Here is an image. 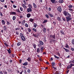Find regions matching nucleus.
I'll list each match as a JSON object with an SVG mask.
<instances>
[{"mask_svg": "<svg viewBox=\"0 0 74 74\" xmlns=\"http://www.w3.org/2000/svg\"><path fill=\"white\" fill-rule=\"evenodd\" d=\"M66 22H69L71 20V15L69 13H68L66 17Z\"/></svg>", "mask_w": 74, "mask_h": 74, "instance_id": "1", "label": "nucleus"}, {"mask_svg": "<svg viewBox=\"0 0 74 74\" xmlns=\"http://www.w3.org/2000/svg\"><path fill=\"white\" fill-rule=\"evenodd\" d=\"M69 13V12L66 10H64L63 11V14L65 16H66Z\"/></svg>", "mask_w": 74, "mask_h": 74, "instance_id": "2", "label": "nucleus"}, {"mask_svg": "<svg viewBox=\"0 0 74 74\" xmlns=\"http://www.w3.org/2000/svg\"><path fill=\"white\" fill-rule=\"evenodd\" d=\"M56 37V36L55 35H52L51 34L50 35V37L51 38H53V39H55V37Z\"/></svg>", "mask_w": 74, "mask_h": 74, "instance_id": "3", "label": "nucleus"}, {"mask_svg": "<svg viewBox=\"0 0 74 74\" xmlns=\"http://www.w3.org/2000/svg\"><path fill=\"white\" fill-rule=\"evenodd\" d=\"M21 38L23 41H26V38H25V37L24 36H23L21 37Z\"/></svg>", "mask_w": 74, "mask_h": 74, "instance_id": "4", "label": "nucleus"}, {"mask_svg": "<svg viewBox=\"0 0 74 74\" xmlns=\"http://www.w3.org/2000/svg\"><path fill=\"white\" fill-rule=\"evenodd\" d=\"M33 36H34L35 37H37V38H38V37L39 36V34L38 33L36 34H35L34 33L33 34Z\"/></svg>", "mask_w": 74, "mask_h": 74, "instance_id": "5", "label": "nucleus"}, {"mask_svg": "<svg viewBox=\"0 0 74 74\" xmlns=\"http://www.w3.org/2000/svg\"><path fill=\"white\" fill-rule=\"evenodd\" d=\"M12 14L15 15H16V13L15 12H10V15H11Z\"/></svg>", "mask_w": 74, "mask_h": 74, "instance_id": "6", "label": "nucleus"}, {"mask_svg": "<svg viewBox=\"0 0 74 74\" xmlns=\"http://www.w3.org/2000/svg\"><path fill=\"white\" fill-rule=\"evenodd\" d=\"M27 11L28 12H30L32 11V9L30 8H28L27 9Z\"/></svg>", "mask_w": 74, "mask_h": 74, "instance_id": "7", "label": "nucleus"}, {"mask_svg": "<svg viewBox=\"0 0 74 74\" xmlns=\"http://www.w3.org/2000/svg\"><path fill=\"white\" fill-rule=\"evenodd\" d=\"M28 6L29 8H31L32 9V8H33V6H32V5L30 4H29L28 5Z\"/></svg>", "mask_w": 74, "mask_h": 74, "instance_id": "8", "label": "nucleus"}, {"mask_svg": "<svg viewBox=\"0 0 74 74\" xmlns=\"http://www.w3.org/2000/svg\"><path fill=\"white\" fill-rule=\"evenodd\" d=\"M33 6L34 8H37V5L35 3H33Z\"/></svg>", "mask_w": 74, "mask_h": 74, "instance_id": "9", "label": "nucleus"}, {"mask_svg": "<svg viewBox=\"0 0 74 74\" xmlns=\"http://www.w3.org/2000/svg\"><path fill=\"white\" fill-rule=\"evenodd\" d=\"M39 43L41 45H44V42L42 41H39Z\"/></svg>", "mask_w": 74, "mask_h": 74, "instance_id": "10", "label": "nucleus"}, {"mask_svg": "<svg viewBox=\"0 0 74 74\" xmlns=\"http://www.w3.org/2000/svg\"><path fill=\"white\" fill-rule=\"evenodd\" d=\"M7 51H8V53L9 54H10L11 53V49H10V48H9L8 50V49H6Z\"/></svg>", "mask_w": 74, "mask_h": 74, "instance_id": "11", "label": "nucleus"}, {"mask_svg": "<svg viewBox=\"0 0 74 74\" xmlns=\"http://www.w3.org/2000/svg\"><path fill=\"white\" fill-rule=\"evenodd\" d=\"M63 49L65 50L66 52H69L70 51L67 49L65 48L64 47L63 48Z\"/></svg>", "mask_w": 74, "mask_h": 74, "instance_id": "12", "label": "nucleus"}, {"mask_svg": "<svg viewBox=\"0 0 74 74\" xmlns=\"http://www.w3.org/2000/svg\"><path fill=\"white\" fill-rule=\"evenodd\" d=\"M28 63L27 62H25L23 64V66H27L28 65Z\"/></svg>", "mask_w": 74, "mask_h": 74, "instance_id": "13", "label": "nucleus"}, {"mask_svg": "<svg viewBox=\"0 0 74 74\" xmlns=\"http://www.w3.org/2000/svg\"><path fill=\"white\" fill-rule=\"evenodd\" d=\"M58 11L59 12H61L62 11V10L61 9V8L60 7H59L58 8Z\"/></svg>", "mask_w": 74, "mask_h": 74, "instance_id": "14", "label": "nucleus"}, {"mask_svg": "<svg viewBox=\"0 0 74 74\" xmlns=\"http://www.w3.org/2000/svg\"><path fill=\"white\" fill-rule=\"evenodd\" d=\"M27 60H28L29 62H31V57H29L27 59Z\"/></svg>", "mask_w": 74, "mask_h": 74, "instance_id": "15", "label": "nucleus"}, {"mask_svg": "<svg viewBox=\"0 0 74 74\" xmlns=\"http://www.w3.org/2000/svg\"><path fill=\"white\" fill-rule=\"evenodd\" d=\"M31 16V14L30 13H28L27 15V18H30Z\"/></svg>", "mask_w": 74, "mask_h": 74, "instance_id": "16", "label": "nucleus"}, {"mask_svg": "<svg viewBox=\"0 0 74 74\" xmlns=\"http://www.w3.org/2000/svg\"><path fill=\"white\" fill-rule=\"evenodd\" d=\"M25 22H26V21L25 20H24L22 22V25H23V26L25 25Z\"/></svg>", "mask_w": 74, "mask_h": 74, "instance_id": "17", "label": "nucleus"}, {"mask_svg": "<svg viewBox=\"0 0 74 74\" xmlns=\"http://www.w3.org/2000/svg\"><path fill=\"white\" fill-rule=\"evenodd\" d=\"M51 1V2L53 4H55V3H56V1H55V0H50Z\"/></svg>", "mask_w": 74, "mask_h": 74, "instance_id": "18", "label": "nucleus"}, {"mask_svg": "<svg viewBox=\"0 0 74 74\" xmlns=\"http://www.w3.org/2000/svg\"><path fill=\"white\" fill-rule=\"evenodd\" d=\"M2 23L3 25H5V21H4V20H2Z\"/></svg>", "mask_w": 74, "mask_h": 74, "instance_id": "19", "label": "nucleus"}, {"mask_svg": "<svg viewBox=\"0 0 74 74\" xmlns=\"http://www.w3.org/2000/svg\"><path fill=\"white\" fill-rule=\"evenodd\" d=\"M71 66L70 65H69L67 66L66 68V69L67 70H69V69H71Z\"/></svg>", "mask_w": 74, "mask_h": 74, "instance_id": "20", "label": "nucleus"}, {"mask_svg": "<svg viewBox=\"0 0 74 74\" xmlns=\"http://www.w3.org/2000/svg\"><path fill=\"white\" fill-rule=\"evenodd\" d=\"M16 11L17 12H18V13H20V14H21L22 13V12L19 10V9H17L16 10Z\"/></svg>", "mask_w": 74, "mask_h": 74, "instance_id": "21", "label": "nucleus"}, {"mask_svg": "<svg viewBox=\"0 0 74 74\" xmlns=\"http://www.w3.org/2000/svg\"><path fill=\"white\" fill-rule=\"evenodd\" d=\"M60 33H61V34H62L63 35H64V32L63 30H61L60 31Z\"/></svg>", "mask_w": 74, "mask_h": 74, "instance_id": "22", "label": "nucleus"}, {"mask_svg": "<svg viewBox=\"0 0 74 74\" xmlns=\"http://www.w3.org/2000/svg\"><path fill=\"white\" fill-rule=\"evenodd\" d=\"M37 52L38 53H39L40 52V48H37Z\"/></svg>", "mask_w": 74, "mask_h": 74, "instance_id": "23", "label": "nucleus"}, {"mask_svg": "<svg viewBox=\"0 0 74 74\" xmlns=\"http://www.w3.org/2000/svg\"><path fill=\"white\" fill-rule=\"evenodd\" d=\"M65 47L66 48H69L70 47H69V45L67 44H66L65 46Z\"/></svg>", "mask_w": 74, "mask_h": 74, "instance_id": "24", "label": "nucleus"}, {"mask_svg": "<svg viewBox=\"0 0 74 74\" xmlns=\"http://www.w3.org/2000/svg\"><path fill=\"white\" fill-rule=\"evenodd\" d=\"M3 30H4V31L5 32V31H6L7 30V27L5 26H4L3 27Z\"/></svg>", "mask_w": 74, "mask_h": 74, "instance_id": "25", "label": "nucleus"}, {"mask_svg": "<svg viewBox=\"0 0 74 74\" xmlns=\"http://www.w3.org/2000/svg\"><path fill=\"white\" fill-rule=\"evenodd\" d=\"M52 67H54V66H55V62H52Z\"/></svg>", "mask_w": 74, "mask_h": 74, "instance_id": "26", "label": "nucleus"}, {"mask_svg": "<svg viewBox=\"0 0 74 74\" xmlns=\"http://www.w3.org/2000/svg\"><path fill=\"white\" fill-rule=\"evenodd\" d=\"M57 19L59 21H61V18L60 17L58 16L57 17Z\"/></svg>", "mask_w": 74, "mask_h": 74, "instance_id": "27", "label": "nucleus"}, {"mask_svg": "<svg viewBox=\"0 0 74 74\" xmlns=\"http://www.w3.org/2000/svg\"><path fill=\"white\" fill-rule=\"evenodd\" d=\"M29 21L31 22H33V21H34V19H32V18H31L29 19Z\"/></svg>", "mask_w": 74, "mask_h": 74, "instance_id": "28", "label": "nucleus"}, {"mask_svg": "<svg viewBox=\"0 0 74 74\" xmlns=\"http://www.w3.org/2000/svg\"><path fill=\"white\" fill-rule=\"evenodd\" d=\"M21 45V42H19L17 44V46H20Z\"/></svg>", "mask_w": 74, "mask_h": 74, "instance_id": "29", "label": "nucleus"}, {"mask_svg": "<svg viewBox=\"0 0 74 74\" xmlns=\"http://www.w3.org/2000/svg\"><path fill=\"white\" fill-rule=\"evenodd\" d=\"M3 73L4 74H7V72L6 71V70H5L3 71Z\"/></svg>", "mask_w": 74, "mask_h": 74, "instance_id": "30", "label": "nucleus"}, {"mask_svg": "<svg viewBox=\"0 0 74 74\" xmlns=\"http://www.w3.org/2000/svg\"><path fill=\"white\" fill-rule=\"evenodd\" d=\"M27 72L28 73H30V69H28L27 70Z\"/></svg>", "mask_w": 74, "mask_h": 74, "instance_id": "31", "label": "nucleus"}, {"mask_svg": "<svg viewBox=\"0 0 74 74\" xmlns=\"http://www.w3.org/2000/svg\"><path fill=\"white\" fill-rule=\"evenodd\" d=\"M59 2L60 3H63V0H60Z\"/></svg>", "mask_w": 74, "mask_h": 74, "instance_id": "32", "label": "nucleus"}, {"mask_svg": "<svg viewBox=\"0 0 74 74\" xmlns=\"http://www.w3.org/2000/svg\"><path fill=\"white\" fill-rule=\"evenodd\" d=\"M44 50V49L43 47H42L40 49V51H43Z\"/></svg>", "mask_w": 74, "mask_h": 74, "instance_id": "33", "label": "nucleus"}, {"mask_svg": "<svg viewBox=\"0 0 74 74\" xmlns=\"http://www.w3.org/2000/svg\"><path fill=\"white\" fill-rule=\"evenodd\" d=\"M43 32H44V33H46V32H47V30L46 29V28H44Z\"/></svg>", "mask_w": 74, "mask_h": 74, "instance_id": "34", "label": "nucleus"}, {"mask_svg": "<svg viewBox=\"0 0 74 74\" xmlns=\"http://www.w3.org/2000/svg\"><path fill=\"white\" fill-rule=\"evenodd\" d=\"M48 22V20H44V21L43 22V23H46V22Z\"/></svg>", "mask_w": 74, "mask_h": 74, "instance_id": "35", "label": "nucleus"}, {"mask_svg": "<svg viewBox=\"0 0 74 74\" xmlns=\"http://www.w3.org/2000/svg\"><path fill=\"white\" fill-rule=\"evenodd\" d=\"M32 30L34 32H37V29H36L35 28H33Z\"/></svg>", "mask_w": 74, "mask_h": 74, "instance_id": "36", "label": "nucleus"}, {"mask_svg": "<svg viewBox=\"0 0 74 74\" xmlns=\"http://www.w3.org/2000/svg\"><path fill=\"white\" fill-rule=\"evenodd\" d=\"M54 56L55 58L56 59H59V57L57 56H56L55 55H54Z\"/></svg>", "mask_w": 74, "mask_h": 74, "instance_id": "37", "label": "nucleus"}, {"mask_svg": "<svg viewBox=\"0 0 74 74\" xmlns=\"http://www.w3.org/2000/svg\"><path fill=\"white\" fill-rule=\"evenodd\" d=\"M16 19V17H15V16H13V18H12L13 21H15Z\"/></svg>", "mask_w": 74, "mask_h": 74, "instance_id": "38", "label": "nucleus"}, {"mask_svg": "<svg viewBox=\"0 0 74 74\" xmlns=\"http://www.w3.org/2000/svg\"><path fill=\"white\" fill-rule=\"evenodd\" d=\"M71 43L73 45H74V39H73L72 40Z\"/></svg>", "mask_w": 74, "mask_h": 74, "instance_id": "39", "label": "nucleus"}, {"mask_svg": "<svg viewBox=\"0 0 74 74\" xmlns=\"http://www.w3.org/2000/svg\"><path fill=\"white\" fill-rule=\"evenodd\" d=\"M25 26L26 27H29V25H28V24H27V23H25Z\"/></svg>", "mask_w": 74, "mask_h": 74, "instance_id": "40", "label": "nucleus"}, {"mask_svg": "<svg viewBox=\"0 0 74 74\" xmlns=\"http://www.w3.org/2000/svg\"><path fill=\"white\" fill-rule=\"evenodd\" d=\"M53 74H59V71H57L55 73H53Z\"/></svg>", "mask_w": 74, "mask_h": 74, "instance_id": "41", "label": "nucleus"}, {"mask_svg": "<svg viewBox=\"0 0 74 74\" xmlns=\"http://www.w3.org/2000/svg\"><path fill=\"white\" fill-rule=\"evenodd\" d=\"M33 46L34 48H35V49L36 48V45L35 44H33Z\"/></svg>", "mask_w": 74, "mask_h": 74, "instance_id": "42", "label": "nucleus"}, {"mask_svg": "<svg viewBox=\"0 0 74 74\" xmlns=\"http://www.w3.org/2000/svg\"><path fill=\"white\" fill-rule=\"evenodd\" d=\"M27 30L29 33L31 32V31H32L31 29L30 28H27Z\"/></svg>", "mask_w": 74, "mask_h": 74, "instance_id": "43", "label": "nucleus"}, {"mask_svg": "<svg viewBox=\"0 0 74 74\" xmlns=\"http://www.w3.org/2000/svg\"><path fill=\"white\" fill-rule=\"evenodd\" d=\"M57 54H58L59 56H60V53H59V52H57Z\"/></svg>", "mask_w": 74, "mask_h": 74, "instance_id": "44", "label": "nucleus"}, {"mask_svg": "<svg viewBox=\"0 0 74 74\" xmlns=\"http://www.w3.org/2000/svg\"><path fill=\"white\" fill-rule=\"evenodd\" d=\"M43 41L44 42H47V40H46V38H43Z\"/></svg>", "mask_w": 74, "mask_h": 74, "instance_id": "45", "label": "nucleus"}, {"mask_svg": "<svg viewBox=\"0 0 74 74\" xmlns=\"http://www.w3.org/2000/svg\"><path fill=\"white\" fill-rule=\"evenodd\" d=\"M70 65L71 66V67H72V66H74V64H73V63H71Z\"/></svg>", "mask_w": 74, "mask_h": 74, "instance_id": "46", "label": "nucleus"}, {"mask_svg": "<svg viewBox=\"0 0 74 74\" xmlns=\"http://www.w3.org/2000/svg\"><path fill=\"white\" fill-rule=\"evenodd\" d=\"M34 23V27L35 28H36V27H37V24Z\"/></svg>", "mask_w": 74, "mask_h": 74, "instance_id": "47", "label": "nucleus"}, {"mask_svg": "<svg viewBox=\"0 0 74 74\" xmlns=\"http://www.w3.org/2000/svg\"><path fill=\"white\" fill-rule=\"evenodd\" d=\"M72 7H73V5H69V8H72Z\"/></svg>", "mask_w": 74, "mask_h": 74, "instance_id": "48", "label": "nucleus"}, {"mask_svg": "<svg viewBox=\"0 0 74 74\" xmlns=\"http://www.w3.org/2000/svg\"><path fill=\"white\" fill-rule=\"evenodd\" d=\"M7 25H10V23L9 21H7Z\"/></svg>", "mask_w": 74, "mask_h": 74, "instance_id": "49", "label": "nucleus"}, {"mask_svg": "<svg viewBox=\"0 0 74 74\" xmlns=\"http://www.w3.org/2000/svg\"><path fill=\"white\" fill-rule=\"evenodd\" d=\"M23 3H24V4L25 5H26V2L25 0H23Z\"/></svg>", "mask_w": 74, "mask_h": 74, "instance_id": "50", "label": "nucleus"}, {"mask_svg": "<svg viewBox=\"0 0 74 74\" xmlns=\"http://www.w3.org/2000/svg\"><path fill=\"white\" fill-rule=\"evenodd\" d=\"M45 16H46V18H49V17L48 16V15L47 14H46Z\"/></svg>", "mask_w": 74, "mask_h": 74, "instance_id": "51", "label": "nucleus"}, {"mask_svg": "<svg viewBox=\"0 0 74 74\" xmlns=\"http://www.w3.org/2000/svg\"><path fill=\"white\" fill-rule=\"evenodd\" d=\"M20 36L21 37H22V36H23V34H22V33H21L20 34Z\"/></svg>", "mask_w": 74, "mask_h": 74, "instance_id": "52", "label": "nucleus"}, {"mask_svg": "<svg viewBox=\"0 0 74 74\" xmlns=\"http://www.w3.org/2000/svg\"><path fill=\"white\" fill-rule=\"evenodd\" d=\"M4 44L5 45V46H6V47H8V45L7 44V43H4Z\"/></svg>", "mask_w": 74, "mask_h": 74, "instance_id": "53", "label": "nucleus"}, {"mask_svg": "<svg viewBox=\"0 0 74 74\" xmlns=\"http://www.w3.org/2000/svg\"><path fill=\"white\" fill-rule=\"evenodd\" d=\"M20 9L21 11H23V8H22V7H21L20 8Z\"/></svg>", "mask_w": 74, "mask_h": 74, "instance_id": "54", "label": "nucleus"}, {"mask_svg": "<svg viewBox=\"0 0 74 74\" xmlns=\"http://www.w3.org/2000/svg\"><path fill=\"white\" fill-rule=\"evenodd\" d=\"M69 11H71L72 12H73V9L71 8H69Z\"/></svg>", "mask_w": 74, "mask_h": 74, "instance_id": "55", "label": "nucleus"}, {"mask_svg": "<svg viewBox=\"0 0 74 74\" xmlns=\"http://www.w3.org/2000/svg\"><path fill=\"white\" fill-rule=\"evenodd\" d=\"M52 68L54 69V70H55V71H56V68L55 67L53 66V67H52Z\"/></svg>", "mask_w": 74, "mask_h": 74, "instance_id": "56", "label": "nucleus"}, {"mask_svg": "<svg viewBox=\"0 0 74 74\" xmlns=\"http://www.w3.org/2000/svg\"><path fill=\"white\" fill-rule=\"evenodd\" d=\"M71 50L72 51H74V49L73 47H71Z\"/></svg>", "mask_w": 74, "mask_h": 74, "instance_id": "57", "label": "nucleus"}, {"mask_svg": "<svg viewBox=\"0 0 74 74\" xmlns=\"http://www.w3.org/2000/svg\"><path fill=\"white\" fill-rule=\"evenodd\" d=\"M0 15L1 16H3V14H2V13H1V12H0Z\"/></svg>", "mask_w": 74, "mask_h": 74, "instance_id": "58", "label": "nucleus"}, {"mask_svg": "<svg viewBox=\"0 0 74 74\" xmlns=\"http://www.w3.org/2000/svg\"><path fill=\"white\" fill-rule=\"evenodd\" d=\"M16 34L17 35H19V32L18 31H16Z\"/></svg>", "mask_w": 74, "mask_h": 74, "instance_id": "59", "label": "nucleus"}, {"mask_svg": "<svg viewBox=\"0 0 74 74\" xmlns=\"http://www.w3.org/2000/svg\"><path fill=\"white\" fill-rule=\"evenodd\" d=\"M51 7L49 8V10H48L49 11H51Z\"/></svg>", "mask_w": 74, "mask_h": 74, "instance_id": "60", "label": "nucleus"}, {"mask_svg": "<svg viewBox=\"0 0 74 74\" xmlns=\"http://www.w3.org/2000/svg\"><path fill=\"white\" fill-rule=\"evenodd\" d=\"M62 18L64 21H66V19L64 18V17H63Z\"/></svg>", "mask_w": 74, "mask_h": 74, "instance_id": "61", "label": "nucleus"}, {"mask_svg": "<svg viewBox=\"0 0 74 74\" xmlns=\"http://www.w3.org/2000/svg\"><path fill=\"white\" fill-rule=\"evenodd\" d=\"M50 16L51 17H53V15L52 14H50Z\"/></svg>", "mask_w": 74, "mask_h": 74, "instance_id": "62", "label": "nucleus"}, {"mask_svg": "<svg viewBox=\"0 0 74 74\" xmlns=\"http://www.w3.org/2000/svg\"><path fill=\"white\" fill-rule=\"evenodd\" d=\"M25 5V4H22V6L24 8V7H25L26 6V5Z\"/></svg>", "mask_w": 74, "mask_h": 74, "instance_id": "63", "label": "nucleus"}, {"mask_svg": "<svg viewBox=\"0 0 74 74\" xmlns=\"http://www.w3.org/2000/svg\"><path fill=\"white\" fill-rule=\"evenodd\" d=\"M38 47H42V46H41L40 44H38Z\"/></svg>", "mask_w": 74, "mask_h": 74, "instance_id": "64", "label": "nucleus"}]
</instances>
